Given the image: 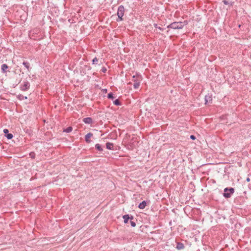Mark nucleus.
Masks as SVG:
<instances>
[{
  "label": "nucleus",
  "instance_id": "1",
  "mask_svg": "<svg viewBox=\"0 0 251 251\" xmlns=\"http://www.w3.org/2000/svg\"><path fill=\"white\" fill-rule=\"evenodd\" d=\"M187 24V22L186 21H184V22H175L168 25L167 26V28H173L174 29H182L184 26Z\"/></svg>",
  "mask_w": 251,
  "mask_h": 251
},
{
  "label": "nucleus",
  "instance_id": "2",
  "mask_svg": "<svg viewBox=\"0 0 251 251\" xmlns=\"http://www.w3.org/2000/svg\"><path fill=\"white\" fill-rule=\"evenodd\" d=\"M132 81L134 82L133 88L135 89H138L140 85V82L142 80V76L139 74L133 76Z\"/></svg>",
  "mask_w": 251,
  "mask_h": 251
},
{
  "label": "nucleus",
  "instance_id": "3",
  "mask_svg": "<svg viewBox=\"0 0 251 251\" xmlns=\"http://www.w3.org/2000/svg\"><path fill=\"white\" fill-rule=\"evenodd\" d=\"M125 13V8L124 6L120 5L119 6L117 11L118 19H117V22L122 21L123 20V17Z\"/></svg>",
  "mask_w": 251,
  "mask_h": 251
},
{
  "label": "nucleus",
  "instance_id": "4",
  "mask_svg": "<svg viewBox=\"0 0 251 251\" xmlns=\"http://www.w3.org/2000/svg\"><path fill=\"white\" fill-rule=\"evenodd\" d=\"M224 191L223 196L226 198H229L234 192V189L233 188H226Z\"/></svg>",
  "mask_w": 251,
  "mask_h": 251
},
{
  "label": "nucleus",
  "instance_id": "5",
  "mask_svg": "<svg viewBox=\"0 0 251 251\" xmlns=\"http://www.w3.org/2000/svg\"><path fill=\"white\" fill-rule=\"evenodd\" d=\"M29 87L30 83L28 81H26L24 82L23 85H21L20 89L22 91H26L29 89Z\"/></svg>",
  "mask_w": 251,
  "mask_h": 251
},
{
  "label": "nucleus",
  "instance_id": "6",
  "mask_svg": "<svg viewBox=\"0 0 251 251\" xmlns=\"http://www.w3.org/2000/svg\"><path fill=\"white\" fill-rule=\"evenodd\" d=\"M8 130L7 129H4L3 132L5 134V136L8 139H11L13 138V135L11 133H9Z\"/></svg>",
  "mask_w": 251,
  "mask_h": 251
},
{
  "label": "nucleus",
  "instance_id": "7",
  "mask_svg": "<svg viewBox=\"0 0 251 251\" xmlns=\"http://www.w3.org/2000/svg\"><path fill=\"white\" fill-rule=\"evenodd\" d=\"M93 134L91 133V132H89L88 133H87L86 135H85V141L88 143H89L91 142V140H90V138L91 137H92L93 136Z\"/></svg>",
  "mask_w": 251,
  "mask_h": 251
},
{
  "label": "nucleus",
  "instance_id": "8",
  "mask_svg": "<svg viewBox=\"0 0 251 251\" xmlns=\"http://www.w3.org/2000/svg\"><path fill=\"white\" fill-rule=\"evenodd\" d=\"M176 248L178 250H183L184 248V244L181 242H176Z\"/></svg>",
  "mask_w": 251,
  "mask_h": 251
},
{
  "label": "nucleus",
  "instance_id": "9",
  "mask_svg": "<svg viewBox=\"0 0 251 251\" xmlns=\"http://www.w3.org/2000/svg\"><path fill=\"white\" fill-rule=\"evenodd\" d=\"M83 121L87 124H91L92 123L93 120L90 117H87L84 118L83 119Z\"/></svg>",
  "mask_w": 251,
  "mask_h": 251
},
{
  "label": "nucleus",
  "instance_id": "10",
  "mask_svg": "<svg viewBox=\"0 0 251 251\" xmlns=\"http://www.w3.org/2000/svg\"><path fill=\"white\" fill-rule=\"evenodd\" d=\"M8 68V66L6 64H3L1 66V72L3 73L6 72V70Z\"/></svg>",
  "mask_w": 251,
  "mask_h": 251
},
{
  "label": "nucleus",
  "instance_id": "11",
  "mask_svg": "<svg viewBox=\"0 0 251 251\" xmlns=\"http://www.w3.org/2000/svg\"><path fill=\"white\" fill-rule=\"evenodd\" d=\"M147 205V203L146 201H143L142 202H141L139 205L138 207L141 209H143L145 208L146 206Z\"/></svg>",
  "mask_w": 251,
  "mask_h": 251
},
{
  "label": "nucleus",
  "instance_id": "12",
  "mask_svg": "<svg viewBox=\"0 0 251 251\" xmlns=\"http://www.w3.org/2000/svg\"><path fill=\"white\" fill-rule=\"evenodd\" d=\"M113 143H110V142L106 143V147L107 149L113 150L114 149H113Z\"/></svg>",
  "mask_w": 251,
  "mask_h": 251
},
{
  "label": "nucleus",
  "instance_id": "13",
  "mask_svg": "<svg viewBox=\"0 0 251 251\" xmlns=\"http://www.w3.org/2000/svg\"><path fill=\"white\" fill-rule=\"evenodd\" d=\"M123 218L124 219V221L125 224L128 223V221L129 219V215L128 214L124 215L123 216Z\"/></svg>",
  "mask_w": 251,
  "mask_h": 251
},
{
  "label": "nucleus",
  "instance_id": "14",
  "mask_svg": "<svg viewBox=\"0 0 251 251\" xmlns=\"http://www.w3.org/2000/svg\"><path fill=\"white\" fill-rule=\"evenodd\" d=\"M212 101V98L209 95H206L205 96V103L207 104L208 102Z\"/></svg>",
  "mask_w": 251,
  "mask_h": 251
},
{
  "label": "nucleus",
  "instance_id": "15",
  "mask_svg": "<svg viewBox=\"0 0 251 251\" xmlns=\"http://www.w3.org/2000/svg\"><path fill=\"white\" fill-rule=\"evenodd\" d=\"M17 98L21 100H26L27 99V97L24 96L22 94H19L17 96Z\"/></svg>",
  "mask_w": 251,
  "mask_h": 251
},
{
  "label": "nucleus",
  "instance_id": "16",
  "mask_svg": "<svg viewBox=\"0 0 251 251\" xmlns=\"http://www.w3.org/2000/svg\"><path fill=\"white\" fill-rule=\"evenodd\" d=\"M95 148L97 150L100 151H102L103 150L101 145L99 144H96L95 145Z\"/></svg>",
  "mask_w": 251,
  "mask_h": 251
},
{
  "label": "nucleus",
  "instance_id": "17",
  "mask_svg": "<svg viewBox=\"0 0 251 251\" xmlns=\"http://www.w3.org/2000/svg\"><path fill=\"white\" fill-rule=\"evenodd\" d=\"M73 130V128L72 126H69L66 129H64L63 132H65L66 133H70Z\"/></svg>",
  "mask_w": 251,
  "mask_h": 251
},
{
  "label": "nucleus",
  "instance_id": "18",
  "mask_svg": "<svg viewBox=\"0 0 251 251\" xmlns=\"http://www.w3.org/2000/svg\"><path fill=\"white\" fill-rule=\"evenodd\" d=\"M23 64L27 69L28 71L29 70V63L27 62H23Z\"/></svg>",
  "mask_w": 251,
  "mask_h": 251
},
{
  "label": "nucleus",
  "instance_id": "19",
  "mask_svg": "<svg viewBox=\"0 0 251 251\" xmlns=\"http://www.w3.org/2000/svg\"><path fill=\"white\" fill-rule=\"evenodd\" d=\"M113 103L117 106L121 105V103L118 99H116L113 101Z\"/></svg>",
  "mask_w": 251,
  "mask_h": 251
},
{
  "label": "nucleus",
  "instance_id": "20",
  "mask_svg": "<svg viewBox=\"0 0 251 251\" xmlns=\"http://www.w3.org/2000/svg\"><path fill=\"white\" fill-rule=\"evenodd\" d=\"M107 98L109 99L113 100L114 99V97L113 96V94L112 93H109L107 95Z\"/></svg>",
  "mask_w": 251,
  "mask_h": 251
},
{
  "label": "nucleus",
  "instance_id": "21",
  "mask_svg": "<svg viewBox=\"0 0 251 251\" xmlns=\"http://www.w3.org/2000/svg\"><path fill=\"white\" fill-rule=\"evenodd\" d=\"M98 59L96 57H95L92 60V62H93V64H97L98 63Z\"/></svg>",
  "mask_w": 251,
  "mask_h": 251
},
{
  "label": "nucleus",
  "instance_id": "22",
  "mask_svg": "<svg viewBox=\"0 0 251 251\" xmlns=\"http://www.w3.org/2000/svg\"><path fill=\"white\" fill-rule=\"evenodd\" d=\"M154 27H155V28H158V29H159V30H161V31H163V30H164V29H163V28H161V27H160V26H157V24H154Z\"/></svg>",
  "mask_w": 251,
  "mask_h": 251
},
{
  "label": "nucleus",
  "instance_id": "23",
  "mask_svg": "<svg viewBox=\"0 0 251 251\" xmlns=\"http://www.w3.org/2000/svg\"><path fill=\"white\" fill-rule=\"evenodd\" d=\"M130 225L131 226H132V227H135L136 226V223L133 221H130Z\"/></svg>",
  "mask_w": 251,
  "mask_h": 251
},
{
  "label": "nucleus",
  "instance_id": "24",
  "mask_svg": "<svg viewBox=\"0 0 251 251\" xmlns=\"http://www.w3.org/2000/svg\"><path fill=\"white\" fill-rule=\"evenodd\" d=\"M29 155L32 158H34L35 154L34 152H30Z\"/></svg>",
  "mask_w": 251,
  "mask_h": 251
},
{
  "label": "nucleus",
  "instance_id": "25",
  "mask_svg": "<svg viewBox=\"0 0 251 251\" xmlns=\"http://www.w3.org/2000/svg\"><path fill=\"white\" fill-rule=\"evenodd\" d=\"M107 71V69L105 67L102 68L101 71L103 73H105Z\"/></svg>",
  "mask_w": 251,
  "mask_h": 251
},
{
  "label": "nucleus",
  "instance_id": "26",
  "mask_svg": "<svg viewBox=\"0 0 251 251\" xmlns=\"http://www.w3.org/2000/svg\"><path fill=\"white\" fill-rule=\"evenodd\" d=\"M190 139H191L192 140H195L196 137L194 135H190Z\"/></svg>",
  "mask_w": 251,
  "mask_h": 251
},
{
  "label": "nucleus",
  "instance_id": "27",
  "mask_svg": "<svg viewBox=\"0 0 251 251\" xmlns=\"http://www.w3.org/2000/svg\"><path fill=\"white\" fill-rule=\"evenodd\" d=\"M223 2L225 4H226V5L228 4V2L226 0H224Z\"/></svg>",
  "mask_w": 251,
  "mask_h": 251
},
{
  "label": "nucleus",
  "instance_id": "28",
  "mask_svg": "<svg viewBox=\"0 0 251 251\" xmlns=\"http://www.w3.org/2000/svg\"><path fill=\"white\" fill-rule=\"evenodd\" d=\"M133 217L132 216H131L130 217H129V219H130V221H132V220L133 219Z\"/></svg>",
  "mask_w": 251,
  "mask_h": 251
},
{
  "label": "nucleus",
  "instance_id": "29",
  "mask_svg": "<svg viewBox=\"0 0 251 251\" xmlns=\"http://www.w3.org/2000/svg\"><path fill=\"white\" fill-rule=\"evenodd\" d=\"M246 180L247 181L249 182L250 181V178L249 177H247Z\"/></svg>",
  "mask_w": 251,
  "mask_h": 251
}]
</instances>
